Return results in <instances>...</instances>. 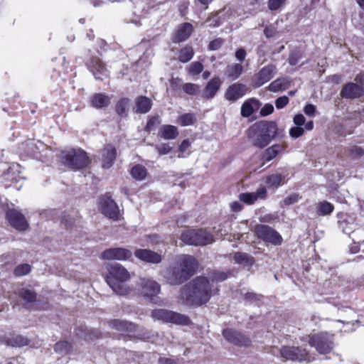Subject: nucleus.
<instances>
[{
	"instance_id": "79ce46f5",
	"label": "nucleus",
	"mask_w": 364,
	"mask_h": 364,
	"mask_svg": "<svg viewBox=\"0 0 364 364\" xmlns=\"http://www.w3.org/2000/svg\"><path fill=\"white\" fill-rule=\"evenodd\" d=\"M71 346L67 341H60L55 345V350L60 354H67L70 352Z\"/></svg>"
},
{
	"instance_id": "4be33fe9",
	"label": "nucleus",
	"mask_w": 364,
	"mask_h": 364,
	"mask_svg": "<svg viewBox=\"0 0 364 364\" xmlns=\"http://www.w3.org/2000/svg\"><path fill=\"white\" fill-rule=\"evenodd\" d=\"M116 149L111 145L106 146L102 151V163L104 168H110L116 159Z\"/></svg>"
},
{
	"instance_id": "09e8293b",
	"label": "nucleus",
	"mask_w": 364,
	"mask_h": 364,
	"mask_svg": "<svg viewBox=\"0 0 364 364\" xmlns=\"http://www.w3.org/2000/svg\"><path fill=\"white\" fill-rule=\"evenodd\" d=\"M160 123L161 119L159 117L155 116L148 121L146 129L148 132H151L152 130H154Z\"/></svg>"
},
{
	"instance_id": "393cba45",
	"label": "nucleus",
	"mask_w": 364,
	"mask_h": 364,
	"mask_svg": "<svg viewBox=\"0 0 364 364\" xmlns=\"http://www.w3.org/2000/svg\"><path fill=\"white\" fill-rule=\"evenodd\" d=\"M286 146L283 144H274L267 148L262 154V164L274 159L279 153L284 150Z\"/></svg>"
},
{
	"instance_id": "6ab92c4d",
	"label": "nucleus",
	"mask_w": 364,
	"mask_h": 364,
	"mask_svg": "<svg viewBox=\"0 0 364 364\" xmlns=\"http://www.w3.org/2000/svg\"><path fill=\"white\" fill-rule=\"evenodd\" d=\"M135 256L146 262L152 264H159L162 260V257L160 254L146 249H139L134 252Z\"/></svg>"
},
{
	"instance_id": "39448f33",
	"label": "nucleus",
	"mask_w": 364,
	"mask_h": 364,
	"mask_svg": "<svg viewBox=\"0 0 364 364\" xmlns=\"http://www.w3.org/2000/svg\"><path fill=\"white\" fill-rule=\"evenodd\" d=\"M61 161L63 164L74 170L81 169L89 164L87 154L81 149L62 151Z\"/></svg>"
},
{
	"instance_id": "473e14b6",
	"label": "nucleus",
	"mask_w": 364,
	"mask_h": 364,
	"mask_svg": "<svg viewBox=\"0 0 364 364\" xmlns=\"http://www.w3.org/2000/svg\"><path fill=\"white\" fill-rule=\"evenodd\" d=\"M243 68L239 63L230 65L227 67L225 73L232 80L237 79L242 73Z\"/></svg>"
},
{
	"instance_id": "f704fd0d",
	"label": "nucleus",
	"mask_w": 364,
	"mask_h": 364,
	"mask_svg": "<svg viewBox=\"0 0 364 364\" xmlns=\"http://www.w3.org/2000/svg\"><path fill=\"white\" fill-rule=\"evenodd\" d=\"M77 335L79 338L84 340H92L99 336V333L96 331L88 330L86 328H81L78 330Z\"/></svg>"
},
{
	"instance_id": "4c0bfd02",
	"label": "nucleus",
	"mask_w": 364,
	"mask_h": 364,
	"mask_svg": "<svg viewBox=\"0 0 364 364\" xmlns=\"http://www.w3.org/2000/svg\"><path fill=\"white\" fill-rule=\"evenodd\" d=\"M129 104V100L127 98H123L117 102L116 105V112L120 117H123L127 115Z\"/></svg>"
},
{
	"instance_id": "9d476101",
	"label": "nucleus",
	"mask_w": 364,
	"mask_h": 364,
	"mask_svg": "<svg viewBox=\"0 0 364 364\" xmlns=\"http://www.w3.org/2000/svg\"><path fill=\"white\" fill-rule=\"evenodd\" d=\"M140 285L143 296L150 299L151 301L156 303L159 299L156 296L161 291L160 285L156 281L146 278L141 279Z\"/></svg>"
},
{
	"instance_id": "ea45409f",
	"label": "nucleus",
	"mask_w": 364,
	"mask_h": 364,
	"mask_svg": "<svg viewBox=\"0 0 364 364\" xmlns=\"http://www.w3.org/2000/svg\"><path fill=\"white\" fill-rule=\"evenodd\" d=\"M333 210V205L326 201L321 202L317 205L318 213L323 215L330 214Z\"/></svg>"
},
{
	"instance_id": "72a5a7b5",
	"label": "nucleus",
	"mask_w": 364,
	"mask_h": 364,
	"mask_svg": "<svg viewBox=\"0 0 364 364\" xmlns=\"http://www.w3.org/2000/svg\"><path fill=\"white\" fill-rule=\"evenodd\" d=\"M227 13H228V11H225V10L220 11L219 12H218L213 16L209 17L207 19L206 22L209 23L210 26H213V27L219 26L223 23L224 19H225L224 16Z\"/></svg>"
},
{
	"instance_id": "20e7f679",
	"label": "nucleus",
	"mask_w": 364,
	"mask_h": 364,
	"mask_svg": "<svg viewBox=\"0 0 364 364\" xmlns=\"http://www.w3.org/2000/svg\"><path fill=\"white\" fill-rule=\"evenodd\" d=\"M130 274L128 271L119 264L109 266L106 282L109 287L117 294L126 295L130 289L126 282L129 279Z\"/></svg>"
},
{
	"instance_id": "2eb2a0df",
	"label": "nucleus",
	"mask_w": 364,
	"mask_h": 364,
	"mask_svg": "<svg viewBox=\"0 0 364 364\" xmlns=\"http://www.w3.org/2000/svg\"><path fill=\"white\" fill-rule=\"evenodd\" d=\"M277 73V68L272 64H269L262 68L259 72L254 77V85L255 87H259L266 82H269Z\"/></svg>"
},
{
	"instance_id": "680f3d73",
	"label": "nucleus",
	"mask_w": 364,
	"mask_h": 364,
	"mask_svg": "<svg viewBox=\"0 0 364 364\" xmlns=\"http://www.w3.org/2000/svg\"><path fill=\"white\" fill-rule=\"evenodd\" d=\"M11 345L18 347L24 346L27 345V339L22 336H18L14 339V342L11 343Z\"/></svg>"
},
{
	"instance_id": "e2e57ef3",
	"label": "nucleus",
	"mask_w": 364,
	"mask_h": 364,
	"mask_svg": "<svg viewBox=\"0 0 364 364\" xmlns=\"http://www.w3.org/2000/svg\"><path fill=\"white\" fill-rule=\"evenodd\" d=\"M246 51L243 48H240L235 52V58L240 62H243L246 57Z\"/></svg>"
},
{
	"instance_id": "f3484780",
	"label": "nucleus",
	"mask_w": 364,
	"mask_h": 364,
	"mask_svg": "<svg viewBox=\"0 0 364 364\" xmlns=\"http://www.w3.org/2000/svg\"><path fill=\"white\" fill-rule=\"evenodd\" d=\"M225 338L230 343L240 346H248L250 344V340L232 329H225L223 332Z\"/></svg>"
},
{
	"instance_id": "5701e85b",
	"label": "nucleus",
	"mask_w": 364,
	"mask_h": 364,
	"mask_svg": "<svg viewBox=\"0 0 364 364\" xmlns=\"http://www.w3.org/2000/svg\"><path fill=\"white\" fill-rule=\"evenodd\" d=\"M261 106L259 101L255 98H250L245 101L241 107V115L249 117Z\"/></svg>"
},
{
	"instance_id": "6e6552de",
	"label": "nucleus",
	"mask_w": 364,
	"mask_h": 364,
	"mask_svg": "<svg viewBox=\"0 0 364 364\" xmlns=\"http://www.w3.org/2000/svg\"><path fill=\"white\" fill-rule=\"evenodd\" d=\"M151 316L154 320L166 323L176 324H186L188 323L187 316L166 309H155L151 312Z\"/></svg>"
},
{
	"instance_id": "f03ea898",
	"label": "nucleus",
	"mask_w": 364,
	"mask_h": 364,
	"mask_svg": "<svg viewBox=\"0 0 364 364\" xmlns=\"http://www.w3.org/2000/svg\"><path fill=\"white\" fill-rule=\"evenodd\" d=\"M278 128L273 121H259L252 124L247 131L253 146L262 149L277 136Z\"/></svg>"
},
{
	"instance_id": "13d9d810",
	"label": "nucleus",
	"mask_w": 364,
	"mask_h": 364,
	"mask_svg": "<svg viewBox=\"0 0 364 364\" xmlns=\"http://www.w3.org/2000/svg\"><path fill=\"white\" fill-rule=\"evenodd\" d=\"M304 132V130L303 128L300 127V126H296L294 127H292L289 130V134L293 138H298L301 136Z\"/></svg>"
},
{
	"instance_id": "774afa93",
	"label": "nucleus",
	"mask_w": 364,
	"mask_h": 364,
	"mask_svg": "<svg viewBox=\"0 0 364 364\" xmlns=\"http://www.w3.org/2000/svg\"><path fill=\"white\" fill-rule=\"evenodd\" d=\"M230 207H231L232 210L235 211V212L240 211L243 208L242 205L239 201L232 202L230 205Z\"/></svg>"
},
{
	"instance_id": "3c124183",
	"label": "nucleus",
	"mask_w": 364,
	"mask_h": 364,
	"mask_svg": "<svg viewBox=\"0 0 364 364\" xmlns=\"http://www.w3.org/2000/svg\"><path fill=\"white\" fill-rule=\"evenodd\" d=\"M155 148L159 155L167 154L171 151V150L172 149L171 147V146L169 145V144H167V143H164L161 144L156 145Z\"/></svg>"
},
{
	"instance_id": "a19ab883",
	"label": "nucleus",
	"mask_w": 364,
	"mask_h": 364,
	"mask_svg": "<svg viewBox=\"0 0 364 364\" xmlns=\"http://www.w3.org/2000/svg\"><path fill=\"white\" fill-rule=\"evenodd\" d=\"M234 259L239 264H251L253 262V258L250 257L246 253L237 252L234 255Z\"/></svg>"
},
{
	"instance_id": "a18cd8bd",
	"label": "nucleus",
	"mask_w": 364,
	"mask_h": 364,
	"mask_svg": "<svg viewBox=\"0 0 364 364\" xmlns=\"http://www.w3.org/2000/svg\"><path fill=\"white\" fill-rule=\"evenodd\" d=\"M31 271V267L28 264H23L17 266L14 269L16 276L22 277L28 274Z\"/></svg>"
},
{
	"instance_id": "cd10ccee",
	"label": "nucleus",
	"mask_w": 364,
	"mask_h": 364,
	"mask_svg": "<svg viewBox=\"0 0 364 364\" xmlns=\"http://www.w3.org/2000/svg\"><path fill=\"white\" fill-rule=\"evenodd\" d=\"M161 137L166 140L176 139L178 135V128L173 125H164L159 131Z\"/></svg>"
},
{
	"instance_id": "5fc2aeb1",
	"label": "nucleus",
	"mask_w": 364,
	"mask_h": 364,
	"mask_svg": "<svg viewBox=\"0 0 364 364\" xmlns=\"http://www.w3.org/2000/svg\"><path fill=\"white\" fill-rule=\"evenodd\" d=\"M289 98L287 96L278 97L275 101V106L277 109H282L289 103Z\"/></svg>"
},
{
	"instance_id": "412c9836",
	"label": "nucleus",
	"mask_w": 364,
	"mask_h": 364,
	"mask_svg": "<svg viewBox=\"0 0 364 364\" xmlns=\"http://www.w3.org/2000/svg\"><path fill=\"white\" fill-rule=\"evenodd\" d=\"M246 92V87L242 84L235 83L230 86L225 92V97L229 101H235Z\"/></svg>"
},
{
	"instance_id": "b1692460",
	"label": "nucleus",
	"mask_w": 364,
	"mask_h": 364,
	"mask_svg": "<svg viewBox=\"0 0 364 364\" xmlns=\"http://www.w3.org/2000/svg\"><path fill=\"white\" fill-rule=\"evenodd\" d=\"M193 32V26L189 23H184L181 24L173 38L176 43L185 41L187 40Z\"/></svg>"
},
{
	"instance_id": "49530a36",
	"label": "nucleus",
	"mask_w": 364,
	"mask_h": 364,
	"mask_svg": "<svg viewBox=\"0 0 364 364\" xmlns=\"http://www.w3.org/2000/svg\"><path fill=\"white\" fill-rule=\"evenodd\" d=\"M21 297L28 304L31 303L36 300V294L34 292L27 289H23L21 292Z\"/></svg>"
},
{
	"instance_id": "c03bdc74",
	"label": "nucleus",
	"mask_w": 364,
	"mask_h": 364,
	"mask_svg": "<svg viewBox=\"0 0 364 364\" xmlns=\"http://www.w3.org/2000/svg\"><path fill=\"white\" fill-rule=\"evenodd\" d=\"M19 166L18 164H13L8 168L7 172L6 173V176L7 179L11 180V181H18V178L16 176H14V173L18 172L19 173Z\"/></svg>"
},
{
	"instance_id": "e433bc0d",
	"label": "nucleus",
	"mask_w": 364,
	"mask_h": 364,
	"mask_svg": "<svg viewBox=\"0 0 364 364\" xmlns=\"http://www.w3.org/2000/svg\"><path fill=\"white\" fill-rule=\"evenodd\" d=\"M131 174L135 179L142 180L146 176V169L141 165H136L132 168Z\"/></svg>"
},
{
	"instance_id": "37998d69",
	"label": "nucleus",
	"mask_w": 364,
	"mask_h": 364,
	"mask_svg": "<svg viewBox=\"0 0 364 364\" xmlns=\"http://www.w3.org/2000/svg\"><path fill=\"white\" fill-rule=\"evenodd\" d=\"M203 70V65L200 62H193L190 64L188 70L191 75H196L200 73Z\"/></svg>"
},
{
	"instance_id": "7c9ffc66",
	"label": "nucleus",
	"mask_w": 364,
	"mask_h": 364,
	"mask_svg": "<svg viewBox=\"0 0 364 364\" xmlns=\"http://www.w3.org/2000/svg\"><path fill=\"white\" fill-rule=\"evenodd\" d=\"M284 179L282 174L274 173L267 176L265 183L269 188L275 189L284 183Z\"/></svg>"
},
{
	"instance_id": "423d86ee",
	"label": "nucleus",
	"mask_w": 364,
	"mask_h": 364,
	"mask_svg": "<svg viewBox=\"0 0 364 364\" xmlns=\"http://www.w3.org/2000/svg\"><path fill=\"white\" fill-rule=\"evenodd\" d=\"M181 240L192 245H206L213 242V236L203 229H190L181 234Z\"/></svg>"
},
{
	"instance_id": "4d7b16f0",
	"label": "nucleus",
	"mask_w": 364,
	"mask_h": 364,
	"mask_svg": "<svg viewBox=\"0 0 364 364\" xmlns=\"http://www.w3.org/2000/svg\"><path fill=\"white\" fill-rule=\"evenodd\" d=\"M285 0H269L268 6L271 11H275L279 9L284 3Z\"/></svg>"
},
{
	"instance_id": "8fccbe9b",
	"label": "nucleus",
	"mask_w": 364,
	"mask_h": 364,
	"mask_svg": "<svg viewBox=\"0 0 364 364\" xmlns=\"http://www.w3.org/2000/svg\"><path fill=\"white\" fill-rule=\"evenodd\" d=\"M349 156L353 158H358L364 154V150L359 146H352L348 149Z\"/></svg>"
},
{
	"instance_id": "338daca9",
	"label": "nucleus",
	"mask_w": 364,
	"mask_h": 364,
	"mask_svg": "<svg viewBox=\"0 0 364 364\" xmlns=\"http://www.w3.org/2000/svg\"><path fill=\"white\" fill-rule=\"evenodd\" d=\"M191 146V143L188 139H184L180 144L178 149L181 153H184Z\"/></svg>"
},
{
	"instance_id": "c756f323",
	"label": "nucleus",
	"mask_w": 364,
	"mask_h": 364,
	"mask_svg": "<svg viewBox=\"0 0 364 364\" xmlns=\"http://www.w3.org/2000/svg\"><path fill=\"white\" fill-rule=\"evenodd\" d=\"M151 107V102L146 97H139L136 100V111L139 113H146Z\"/></svg>"
},
{
	"instance_id": "052dcab7",
	"label": "nucleus",
	"mask_w": 364,
	"mask_h": 364,
	"mask_svg": "<svg viewBox=\"0 0 364 364\" xmlns=\"http://www.w3.org/2000/svg\"><path fill=\"white\" fill-rule=\"evenodd\" d=\"M274 111V107L272 104H266L260 110V114L263 117L272 114Z\"/></svg>"
},
{
	"instance_id": "a211bd4d",
	"label": "nucleus",
	"mask_w": 364,
	"mask_h": 364,
	"mask_svg": "<svg viewBox=\"0 0 364 364\" xmlns=\"http://www.w3.org/2000/svg\"><path fill=\"white\" fill-rule=\"evenodd\" d=\"M102 213L111 218L117 219L119 214V208L116 203L109 197H103L100 201Z\"/></svg>"
},
{
	"instance_id": "c85d7f7f",
	"label": "nucleus",
	"mask_w": 364,
	"mask_h": 364,
	"mask_svg": "<svg viewBox=\"0 0 364 364\" xmlns=\"http://www.w3.org/2000/svg\"><path fill=\"white\" fill-rule=\"evenodd\" d=\"M109 325L111 328L120 331H134L136 327L132 323L120 320L111 321Z\"/></svg>"
},
{
	"instance_id": "dca6fc26",
	"label": "nucleus",
	"mask_w": 364,
	"mask_h": 364,
	"mask_svg": "<svg viewBox=\"0 0 364 364\" xmlns=\"http://www.w3.org/2000/svg\"><path fill=\"white\" fill-rule=\"evenodd\" d=\"M88 69L92 73L95 79L102 80L108 76V70L105 65L98 57H93L87 63Z\"/></svg>"
},
{
	"instance_id": "bf43d9fd",
	"label": "nucleus",
	"mask_w": 364,
	"mask_h": 364,
	"mask_svg": "<svg viewBox=\"0 0 364 364\" xmlns=\"http://www.w3.org/2000/svg\"><path fill=\"white\" fill-rule=\"evenodd\" d=\"M299 199V196L296 193H292V194H290L289 196H287L284 200V203L285 205H291V204H294L296 202H298Z\"/></svg>"
},
{
	"instance_id": "4468645a",
	"label": "nucleus",
	"mask_w": 364,
	"mask_h": 364,
	"mask_svg": "<svg viewBox=\"0 0 364 364\" xmlns=\"http://www.w3.org/2000/svg\"><path fill=\"white\" fill-rule=\"evenodd\" d=\"M355 81L357 82L356 83H348L343 87L341 92L342 97L352 99L358 97L363 95L364 92V82H360V84L358 83L360 81L359 76L355 78Z\"/></svg>"
},
{
	"instance_id": "2f4dec72",
	"label": "nucleus",
	"mask_w": 364,
	"mask_h": 364,
	"mask_svg": "<svg viewBox=\"0 0 364 364\" xmlns=\"http://www.w3.org/2000/svg\"><path fill=\"white\" fill-rule=\"evenodd\" d=\"M289 82L286 78H278L271 82L268 87L269 91L276 92L288 88Z\"/></svg>"
},
{
	"instance_id": "f257e3e1",
	"label": "nucleus",
	"mask_w": 364,
	"mask_h": 364,
	"mask_svg": "<svg viewBox=\"0 0 364 364\" xmlns=\"http://www.w3.org/2000/svg\"><path fill=\"white\" fill-rule=\"evenodd\" d=\"M210 296L209 281L203 277L196 278L181 289L180 298L188 306H201L207 303Z\"/></svg>"
},
{
	"instance_id": "de8ad7c7",
	"label": "nucleus",
	"mask_w": 364,
	"mask_h": 364,
	"mask_svg": "<svg viewBox=\"0 0 364 364\" xmlns=\"http://www.w3.org/2000/svg\"><path fill=\"white\" fill-rule=\"evenodd\" d=\"M184 92L188 95H196L199 92V87L193 83H186L183 86Z\"/></svg>"
},
{
	"instance_id": "a878e982",
	"label": "nucleus",
	"mask_w": 364,
	"mask_h": 364,
	"mask_svg": "<svg viewBox=\"0 0 364 364\" xmlns=\"http://www.w3.org/2000/svg\"><path fill=\"white\" fill-rule=\"evenodd\" d=\"M222 81L220 79V77H213L208 82L205 88L204 97L208 99L213 98L217 93L219 88L220 87Z\"/></svg>"
},
{
	"instance_id": "603ef678",
	"label": "nucleus",
	"mask_w": 364,
	"mask_h": 364,
	"mask_svg": "<svg viewBox=\"0 0 364 364\" xmlns=\"http://www.w3.org/2000/svg\"><path fill=\"white\" fill-rule=\"evenodd\" d=\"M262 298V296L259 294H257L253 292H246L244 294V299L247 302L253 303L257 301H259Z\"/></svg>"
},
{
	"instance_id": "58836bf2",
	"label": "nucleus",
	"mask_w": 364,
	"mask_h": 364,
	"mask_svg": "<svg viewBox=\"0 0 364 364\" xmlns=\"http://www.w3.org/2000/svg\"><path fill=\"white\" fill-rule=\"evenodd\" d=\"M196 117L194 114L191 113H186L181 115L178 117V123L183 127L190 126L195 123Z\"/></svg>"
},
{
	"instance_id": "9b49d317",
	"label": "nucleus",
	"mask_w": 364,
	"mask_h": 364,
	"mask_svg": "<svg viewBox=\"0 0 364 364\" xmlns=\"http://www.w3.org/2000/svg\"><path fill=\"white\" fill-rule=\"evenodd\" d=\"M279 353L283 359L293 361H301L306 360L307 357L306 350L299 347L283 346Z\"/></svg>"
},
{
	"instance_id": "1a4fd4ad",
	"label": "nucleus",
	"mask_w": 364,
	"mask_h": 364,
	"mask_svg": "<svg viewBox=\"0 0 364 364\" xmlns=\"http://www.w3.org/2000/svg\"><path fill=\"white\" fill-rule=\"evenodd\" d=\"M255 232L256 235L266 242H269L274 245H279L282 243V236L273 228L265 225H257L255 227Z\"/></svg>"
},
{
	"instance_id": "aec40b11",
	"label": "nucleus",
	"mask_w": 364,
	"mask_h": 364,
	"mask_svg": "<svg viewBox=\"0 0 364 364\" xmlns=\"http://www.w3.org/2000/svg\"><path fill=\"white\" fill-rule=\"evenodd\" d=\"M267 196V190L264 187L259 188L256 192L243 193L239 195V199L247 205L254 204L259 198L264 199Z\"/></svg>"
},
{
	"instance_id": "c9c22d12",
	"label": "nucleus",
	"mask_w": 364,
	"mask_h": 364,
	"mask_svg": "<svg viewBox=\"0 0 364 364\" xmlns=\"http://www.w3.org/2000/svg\"><path fill=\"white\" fill-rule=\"evenodd\" d=\"M193 50L191 47H185L180 50L178 59L182 63H187L191 60L193 56Z\"/></svg>"
},
{
	"instance_id": "0eeeda50",
	"label": "nucleus",
	"mask_w": 364,
	"mask_h": 364,
	"mask_svg": "<svg viewBox=\"0 0 364 364\" xmlns=\"http://www.w3.org/2000/svg\"><path fill=\"white\" fill-rule=\"evenodd\" d=\"M309 343L320 354H327L333 348V334L321 332L309 336Z\"/></svg>"
},
{
	"instance_id": "7ed1b4c3",
	"label": "nucleus",
	"mask_w": 364,
	"mask_h": 364,
	"mask_svg": "<svg viewBox=\"0 0 364 364\" xmlns=\"http://www.w3.org/2000/svg\"><path fill=\"white\" fill-rule=\"evenodd\" d=\"M180 268L173 267L166 276L167 282L171 285H178L188 280L196 272L198 264L194 257L181 255L178 258Z\"/></svg>"
},
{
	"instance_id": "6e6d98bb",
	"label": "nucleus",
	"mask_w": 364,
	"mask_h": 364,
	"mask_svg": "<svg viewBox=\"0 0 364 364\" xmlns=\"http://www.w3.org/2000/svg\"><path fill=\"white\" fill-rule=\"evenodd\" d=\"M224 41L222 38H216L210 42L208 48L211 50H218L223 44Z\"/></svg>"
},
{
	"instance_id": "864d4df0",
	"label": "nucleus",
	"mask_w": 364,
	"mask_h": 364,
	"mask_svg": "<svg viewBox=\"0 0 364 364\" xmlns=\"http://www.w3.org/2000/svg\"><path fill=\"white\" fill-rule=\"evenodd\" d=\"M228 278V274L225 272H215L211 275L212 282H223Z\"/></svg>"
},
{
	"instance_id": "ddd939ff",
	"label": "nucleus",
	"mask_w": 364,
	"mask_h": 364,
	"mask_svg": "<svg viewBox=\"0 0 364 364\" xmlns=\"http://www.w3.org/2000/svg\"><path fill=\"white\" fill-rule=\"evenodd\" d=\"M132 256L131 250L122 248H109L102 253V258L107 260H127Z\"/></svg>"
},
{
	"instance_id": "f8f14e48",
	"label": "nucleus",
	"mask_w": 364,
	"mask_h": 364,
	"mask_svg": "<svg viewBox=\"0 0 364 364\" xmlns=\"http://www.w3.org/2000/svg\"><path fill=\"white\" fill-rule=\"evenodd\" d=\"M6 218L10 225L17 230L23 231L28 228V223L23 215L16 209H9Z\"/></svg>"
},
{
	"instance_id": "69168bd1",
	"label": "nucleus",
	"mask_w": 364,
	"mask_h": 364,
	"mask_svg": "<svg viewBox=\"0 0 364 364\" xmlns=\"http://www.w3.org/2000/svg\"><path fill=\"white\" fill-rule=\"evenodd\" d=\"M294 123L296 126H301L305 123V117L301 114H298L294 117Z\"/></svg>"
},
{
	"instance_id": "0e129e2a",
	"label": "nucleus",
	"mask_w": 364,
	"mask_h": 364,
	"mask_svg": "<svg viewBox=\"0 0 364 364\" xmlns=\"http://www.w3.org/2000/svg\"><path fill=\"white\" fill-rule=\"evenodd\" d=\"M316 107L311 104H309L304 107V112L308 116L313 117L314 115Z\"/></svg>"
},
{
	"instance_id": "bb28decb",
	"label": "nucleus",
	"mask_w": 364,
	"mask_h": 364,
	"mask_svg": "<svg viewBox=\"0 0 364 364\" xmlns=\"http://www.w3.org/2000/svg\"><path fill=\"white\" fill-rule=\"evenodd\" d=\"M90 103L93 107L100 109L109 105L110 98L105 94L97 93L91 97Z\"/></svg>"
}]
</instances>
